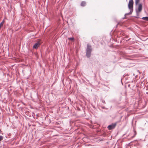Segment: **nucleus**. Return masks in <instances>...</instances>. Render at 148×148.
Returning <instances> with one entry per match:
<instances>
[{
    "mask_svg": "<svg viewBox=\"0 0 148 148\" xmlns=\"http://www.w3.org/2000/svg\"><path fill=\"white\" fill-rule=\"evenodd\" d=\"M40 43L39 42H38L36 43L33 46V48L35 49H37L40 46Z\"/></svg>",
    "mask_w": 148,
    "mask_h": 148,
    "instance_id": "obj_4",
    "label": "nucleus"
},
{
    "mask_svg": "<svg viewBox=\"0 0 148 148\" xmlns=\"http://www.w3.org/2000/svg\"><path fill=\"white\" fill-rule=\"evenodd\" d=\"M3 139V137L1 136H0V141L1 140Z\"/></svg>",
    "mask_w": 148,
    "mask_h": 148,
    "instance_id": "obj_11",
    "label": "nucleus"
},
{
    "mask_svg": "<svg viewBox=\"0 0 148 148\" xmlns=\"http://www.w3.org/2000/svg\"><path fill=\"white\" fill-rule=\"evenodd\" d=\"M142 10V5L141 4H139L137 10H136V12H140Z\"/></svg>",
    "mask_w": 148,
    "mask_h": 148,
    "instance_id": "obj_5",
    "label": "nucleus"
},
{
    "mask_svg": "<svg viewBox=\"0 0 148 148\" xmlns=\"http://www.w3.org/2000/svg\"><path fill=\"white\" fill-rule=\"evenodd\" d=\"M142 19L146 21H148V17H143L142 18Z\"/></svg>",
    "mask_w": 148,
    "mask_h": 148,
    "instance_id": "obj_8",
    "label": "nucleus"
},
{
    "mask_svg": "<svg viewBox=\"0 0 148 148\" xmlns=\"http://www.w3.org/2000/svg\"><path fill=\"white\" fill-rule=\"evenodd\" d=\"M86 3L85 1H82L81 3V5L82 6H84L86 4Z\"/></svg>",
    "mask_w": 148,
    "mask_h": 148,
    "instance_id": "obj_6",
    "label": "nucleus"
},
{
    "mask_svg": "<svg viewBox=\"0 0 148 148\" xmlns=\"http://www.w3.org/2000/svg\"><path fill=\"white\" fill-rule=\"evenodd\" d=\"M68 39L71 40H74V38L73 37L69 38Z\"/></svg>",
    "mask_w": 148,
    "mask_h": 148,
    "instance_id": "obj_10",
    "label": "nucleus"
},
{
    "mask_svg": "<svg viewBox=\"0 0 148 148\" xmlns=\"http://www.w3.org/2000/svg\"><path fill=\"white\" fill-rule=\"evenodd\" d=\"M133 10H130V12L128 13L125 14V16H126V15H129L131 14L132 13V12H133Z\"/></svg>",
    "mask_w": 148,
    "mask_h": 148,
    "instance_id": "obj_7",
    "label": "nucleus"
},
{
    "mask_svg": "<svg viewBox=\"0 0 148 148\" xmlns=\"http://www.w3.org/2000/svg\"><path fill=\"white\" fill-rule=\"evenodd\" d=\"M140 1V0H135V4L136 5Z\"/></svg>",
    "mask_w": 148,
    "mask_h": 148,
    "instance_id": "obj_9",
    "label": "nucleus"
},
{
    "mask_svg": "<svg viewBox=\"0 0 148 148\" xmlns=\"http://www.w3.org/2000/svg\"><path fill=\"white\" fill-rule=\"evenodd\" d=\"M91 51V46L88 44L86 50V56L87 57L89 58L90 57Z\"/></svg>",
    "mask_w": 148,
    "mask_h": 148,
    "instance_id": "obj_1",
    "label": "nucleus"
},
{
    "mask_svg": "<svg viewBox=\"0 0 148 148\" xmlns=\"http://www.w3.org/2000/svg\"><path fill=\"white\" fill-rule=\"evenodd\" d=\"M133 0H130L129 1L128 4V8L129 9L133 10Z\"/></svg>",
    "mask_w": 148,
    "mask_h": 148,
    "instance_id": "obj_2",
    "label": "nucleus"
},
{
    "mask_svg": "<svg viewBox=\"0 0 148 148\" xmlns=\"http://www.w3.org/2000/svg\"><path fill=\"white\" fill-rule=\"evenodd\" d=\"M135 132V134H134V135L132 137V138H133L136 135V132Z\"/></svg>",
    "mask_w": 148,
    "mask_h": 148,
    "instance_id": "obj_12",
    "label": "nucleus"
},
{
    "mask_svg": "<svg viewBox=\"0 0 148 148\" xmlns=\"http://www.w3.org/2000/svg\"><path fill=\"white\" fill-rule=\"evenodd\" d=\"M116 125V123L112 124L111 125H109L108 127V128L109 130H111L114 128Z\"/></svg>",
    "mask_w": 148,
    "mask_h": 148,
    "instance_id": "obj_3",
    "label": "nucleus"
}]
</instances>
